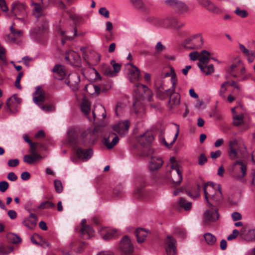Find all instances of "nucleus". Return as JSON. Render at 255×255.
<instances>
[{
    "label": "nucleus",
    "mask_w": 255,
    "mask_h": 255,
    "mask_svg": "<svg viewBox=\"0 0 255 255\" xmlns=\"http://www.w3.org/2000/svg\"><path fill=\"white\" fill-rule=\"evenodd\" d=\"M204 193L208 205L211 206L209 199L215 202H220L223 199L221 188L219 184H213L211 182L207 183L204 185Z\"/></svg>",
    "instance_id": "obj_1"
},
{
    "label": "nucleus",
    "mask_w": 255,
    "mask_h": 255,
    "mask_svg": "<svg viewBox=\"0 0 255 255\" xmlns=\"http://www.w3.org/2000/svg\"><path fill=\"white\" fill-rule=\"evenodd\" d=\"M26 10V5L24 3L18 1L11 4V11L15 15L24 14Z\"/></svg>",
    "instance_id": "obj_26"
},
{
    "label": "nucleus",
    "mask_w": 255,
    "mask_h": 255,
    "mask_svg": "<svg viewBox=\"0 0 255 255\" xmlns=\"http://www.w3.org/2000/svg\"><path fill=\"white\" fill-rule=\"evenodd\" d=\"M104 143L108 148H112L118 142L119 138L114 132H110L107 137H105Z\"/></svg>",
    "instance_id": "obj_22"
},
{
    "label": "nucleus",
    "mask_w": 255,
    "mask_h": 255,
    "mask_svg": "<svg viewBox=\"0 0 255 255\" xmlns=\"http://www.w3.org/2000/svg\"><path fill=\"white\" fill-rule=\"evenodd\" d=\"M170 102L174 105H178L180 104V96L178 94H176L170 97Z\"/></svg>",
    "instance_id": "obj_54"
},
{
    "label": "nucleus",
    "mask_w": 255,
    "mask_h": 255,
    "mask_svg": "<svg viewBox=\"0 0 255 255\" xmlns=\"http://www.w3.org/2000/svg\"><path fill=\"white\" fill-rule=\"evenodd\" d=\"M75 129L74 128H70L67 131L68 141L71 144H75L77 139L74 136Z\"/></svg>",
    "instance_id": "obj_36"
},
{
    "label": "nucleus",
    "mask_w": 255,
    "mask_h": 255,
    "mask_svg": "<svg viewBox=\"0 0 255 255\" xmlns=\"http://www.w3.org/2000/svg\"><path fill=\"white\" fill-rule=\"evenodd\" d=\"M7 237L9 241L13 244H18L21 241L20 238L14 234H8Z\"/></svg>",
    "instance_id": "obj_42"
},
{
    "label": "nucleus",
    "mask_w": 255,
    "mask_h": 255,
    "mask_svg": "<svg viewBox=\"0 0 255 255\" xmlns=\"http://www.w3.org/2000/svg\"><path fill=\"white\" fill-rule=\"evenodd\" d=\"M130 3L134 7L141 9L144 7V4L142 0H129Z\"/></svg>",
    "instance_id": "obj_43"
},
{
    "label": "nucleus",
    "mask_w": 255,
    "mask_h": 255,
    "mask_svg": "<svg viewBox=\"0 0 255 255\" xmlns=\"http://www.w3.org/2000/svg\"><path fill=\"white\" fill-rule=\"evenodd\" d=\"M214 68L213 64L207 65L206 68L204 69V71H202L206 74V75H210L213 73Z\"/></svg>",
    "instance_id": "obj_59"
},
{
    "label": "nucleus",
    "mask_w": 255,
    "mask_h": 255,
    "mask_svg": "<svg viewBox=\"0 0 255 255\" xmlns=\"http://www.w3.org/2000/svg\"><path fill=\"white\" fill-rule=\"evenodd\" d=\"M162 159L157 156H152L148 162V169L151 171H154L159 169L162 165Z\"/></svg>",
    "instance_id": "obj_17"
},
{
    "label": "nucleus",
    "mask_w": 255,
    "mask_h": 255,
    "mask_svg": "<svg viewBox=\"0 0 255 255\" xmlns=\"http://www.w3.org/2000/svg\"><path fill=\"white\" fill-rule=\"evenodd\" d=\"M13 248L0 246V255H6L12 252Z\"/></svg>",
    "instance_id": "obj_48"
},
{
    "label": "nucleus",
    "mask_w": 255,
    "mask_h": 255,
    "mask_svg": "<svg viewBox=\"0 0 255 255\" xmlns=\"http://www.w3.org/2000/svg\"><path fill=\"white\" fill-rule=\"evenodd\" d=\"M37 218L34 214H30L28 217L24 218L22 224L29 229H33L37 224Z\"/></svg>",
    "instance_id": "obj_24"
},
{
    "label": "nucleus",
    "mask_w": 255,
    "mask_h": 255,
    "mask_svg": "<svg viewBox=\"0 0 255 255\" xmlns=\"http://www.w3.org/2000/svg\"><path fill=\"white\" fill-rule=\"evenodd\" d=\"M169 76H171V82H173H173L176 81V74H175V73L174 71V69L173 68L170 69V72L162 73L161 74V77L162 78H165L166 77H169Z\"/></svg>",
    "instance_id": "obj_44"
},
{
    "label": "nucleus",
    "mask_w": 255,
    "mask_h": 255,
    "mask_svg": "<svg viewBox=\"0 0 255 255\" xmlns=\"http://www.w3.org/2000/svg\"><path fill=\"white\" fill-rule=\"evenodd\" d=\"M176 206L177 208H181L185 211H189L192 208V203L181 197L176 203Z\"/></svg>",
    "instance_id": "obj_30"
},
{
    "label": "nucleus",
    "mask_w": 255,
    "mask_h": 255,
    "mask_svg": "<svg viewBox=\"0 0 255 255\" xmlns=\"http://www.w3.org/2000/svg\"><path fill=\"white\" fill-rule=\"evenodd\" d=\"M55 206L54 203L49 201H46L43 202H42L38 208L39 209H45L47 208H53Z\"/></svg>",
    "instance_id": "obj_47"
},
{
    "label": "nucleus",
    "mask_w": 255,
    "mask_h": 255,
    "mask_svg": "<svg viewBox=\"0 0 255 255\" xmlns=\"http://www.w3.org/2000/svg\"><path fill=\"white\" fill-rule=\"evenodd\" d=\"M184 24L183 22H179L176 18H172L171 19V26L175 28H179L182 27Z\"/></svg>",
    "instance_id": "obj_52"
},
{
    "label": "nucleus",
    "mask_w": 255,
    "mask_h": 255,
    "mask_svg": "<svg viewBox=\"0 0 255 255\" xmlns=\"http://www.w3.org/2000/svg\"><path fill=\"white\" fill-rule=\"evenodd\" d=\"M237 70H239L240 74L244 76L243 78L241 79L242 81L246 80L250 76V74L245 75V67L244 64L242 63V62L240 60L238 61V63L237 64H234L232 65V66L230 67V72L231 73L234 71L236 72L237 71Z\"/></svg>",
    "instance_id": "obj_19"
},
{
    "label": "nucleus",
    "mask_w": 255,
    "mask_h": 255,
    "mask_svg": "<svg viewBox=\"0 0 255 255\" xmlns=\"http://www.w3.org/2000/svg\"><path fill=\"white\" fill-rule=\"evenodd\" d=\"M99 232L101 237L106 241L116 238L119 234L117 230L107 228H102Z\"/></svg>",
    "instance_id": "obj_14"
},
{
    "label": "nucleus",
    "mask_w": 255,
    "mask_h": 255,
    "mask_svg": "<svg viewBox=\"0 0 255 255\" xmlns=\"http://www.w3.org/2000/svg\"><path fill=\"white\" fill-rule=\"evenodd\" d=\"M230 86V82L228 81L223 82L221 85L220 89L219 91V94L224 100L226 99V92Z\"/></svg>",
    "instance_id": "obj_35"
},
{
    "label": "nucleus",
    "mask_w": 255,
    "mask_h": 255,
    "mask_svg": "<svg viewBox=\"0 0 255 255\" xmlns=\"http://www.w3.org/2000/svg\"><path fill=\"white\" fill-rule=\"evenodd\" d=\"M80 82V76L74 73L69 74L65 81L66 84L68 85L74 92L78 90Z\"/></svg>",
    "instance_id": "obj_8"
},
{
    "label": "nucleus",
    "mask_w": 255,
    "mask_h": 255,
    "mask_svg": "<svg viewBox=\"0 0 255 255\" xmlns=\"http://www.w3.org/2000/svg\"><path fill=\"white\" fill-rule=\"evenodd\" d=\"M111 64L113 67V71L115 72V74L116 75L117 73L121 70V65L119 64L116 63L114 60H112L111 61Z\"/></svg>",
    "instance_id": "obj_63"
},
{
    "label": "nucleus",
    "mask_w": 255,
    "mask_h": 255,
    "mask_svg": "<svg viewBox=\"0 0 255 255\" xmlns=\"http://www.w3.org/2000/svg\"><path fill=\"white\" fill-rule=\"evenodd\" d=\"M135 92L143 98H146L150 101L152 97L151 91L145 85L137 83L135 85Z\"/></svg>",
    "instance_id": "obj_9"
},
{
    "label": "nucleus",
    "mask_w": 255,
    "mask_h": 255,
    "mask_svg": "<svg viewBox=\"0 0 255 255\" xmlns=\"http://www.w3.org/2000/svg\"><path fill=\"white\" fill-rule=\"evenodd\" d=\"M199 55L200 54L196 51H193L189 54L190 59L192 61H195L197 59L199 60Z\"/></svg>",
    "instance_id": "obj_62"
},
{
    "label": "nucleus",
    "mask_w": 255,
    "mask_h": 255,
    "mask_svg": "<svg viewBox=\"0 0 255 255\" xmlns=\"http://www.w3.org/2000/svg\"><path fill=\"white\" fill-rule=\"evenodd\" d=\"M169 166L170 168L169 177L171 181L175 185H178L182 180V168L175 158H170Z\"/></svg>",
    "instance_id": "obj_2"
},
{
    "label": "nucleus",
    "mask_w": 255,
    "mask_h": 255,
    "mask_svg": "<svg viewBox=\"0 0 255 255\" xmlns=\"http://www.w3.org/2000/svg\"><path fill=\"white\" fill-rule=\"evenodd\" d=\"M210 60V53L206 50H203L200 53L199 57L198 66L201 71H204L207 65Z\"/></svg>",
    "instance_id": "obj_16"
},
{
    "label": "nucleus",
    "mask_w": 255,
    "mask_h": 255,
    "mask_svg": "<svg viewBox=\"0 0 255 255\" xmlns=\"http://www.w3.org/2000/svg\"><path fill=\"white\" fill-rule=\"evenodd\" d=\"M232 171L235 178L242 180L247 173V166L241 160H237L232 166Z\"/></svg>",
    "instance_id": "obj_6"
},
{
    "label": "nucleus",
    "mask_w": 255,
    "mask_h": 255,
    "mask_svg": "<svg viewBox=\"0 0 255 255\" xmlns=\"http://www.w3.org/2000/svg\"><path fill=\"white\" fill-rule=\"evenodd\" d=\"M240 236L245 241H254L255 240V229H249L243 228L240 232Z\"/></svg>",
    "instance_id": "obj_21"
},
{
    "label": "nucleus",
    "mask_w": 255,
    "mask_h": 255,
    "mask_svg": "<svg viewBox=\"0 0 255 255\" xmlns=\"http://www.w3.org/2000/svg\"><path fill=\"white\" fill-rule=\"evenodd\" d=\"M204 238L206 244L209 246H214L216 243V237L210 233H206L204 234Z\"/></svg>",
    "instance_id": "obj_32"
},
{
    "label": "nucleus",
    "mask_w": 255,
    "mask_h": 255,
    "mask_svg": "<svg viewBox=\"0 0 255 255\" xmlns=\"http://www.w3.org/2000/svg\"><path fill=\"white\" fill-rule=\"evenodd\" d=\"M126 107V104L121 102L117 103L115 108V114L117 116H121L124 111L125 108Z\"/></svg>",
    "instance_id": "obj_38"
},
{
    "label": "nucleus",
    "mask_w": 255,
    "mask_h": 255,
    "mask_svg": "<svg viewBox=\"0 0 255 255\" xmlns=\"http://www.w3.org/2000/svg\"><path fill=\"white\" fill-rule=\"evenodd\" d=\"M237 146L238 141L237 139H234L229 141V155L232 159H235L239 157L236 150Z\"/></svg>",
    "instance_id": "obj_27"
},
{
    "label": "nucleus",
    "mask_w": 255,
    "mask_h": 255,
    "mask_svg": "<svg viewBox=\"0 0 255 255\" xmlns=\"http://www.w3.org/2000/svg\"><path fill=\"white\" fill-rule=\"evenodd\" d=\"M203 44V39L201 34H196L188 37L184 40L182 45L187 49H199Z\"/></svg>",
    "instance_id": "obj_3"
},
{
    "label": "nucleus",
    "mask_w": 255,
    "mask_h": 255,
    "mask_svg": "<svg viewBox=\"0 0 255 255\" xmlns=\"http://www.w3.org/2000/svg\"><path fill=\"white\" fill-rule=\"evenodd\" d=\"M153 136L151 132H146L140 135L138 138V142L143 145H146L153 140Z\"/></svg>",
    "instance_id": "obj_29"
},
{
    "label": "nucleus",
    "mask_w": 255,
    "mask_h": 255,
    "mask_svg": "<svg viewBox=\"0 0 255 255\" xmlns=\"http://www.w3.org/2000/svg\"><path fill=\"white\" fill-rule=\"evenodd\" d=\"M54 183L56 191L58 193H61L63 191V186L61 181L55 180Z\"/></svg>",
    "instance_id": "obj_51"
},
{
    "label": "nucleus",
    "mask_w": 255,
    "mask_h": 255,
    "mask_svg": "<svg viewBox=\"0 0 255 255\" xmlns=\"http://www.w3.org/2000/svg\"><path fill=\"white\" fill-rule=\"evenodd\" d=\"M10 30L11 34L17 37H19L22 36V31L20 30H15L14 28V24H12L10 27Z\"/></svg>",
    "instance_id": "obj_49"
},
{
    "label": "nucleus",
    "mask_w": 255,
    "mask_h": 255,
    "mask_svg": "<svg viewBox=\"0 0 255 255\" xmlns=\"http://www.w3.org/2000/svg\"><path fill=\"white\" fill-rule=\"evenodd\" d=\"M99 12L101 15L107 18H109L110 16L109 10L104 7L100 8L99 10Z\"/></svg>",
    "instance_id": "obj_58"
},
{
    "label": "nucleus",
    "mask_w": 255,
    "mask_h": 255,
    "mask_svg": "<svg viewBox=\"0 0 255 255\" xmlns=\"http://www.w3.org/2000/svg\"><path fill=\"white\" fill-rule=\"evenodd\" d=\"M65 59L70 64L73 66H78L81 60L79 54L72 50H69L66 52Z\"/></svg>",
    "instance_id": "obj_18"
},
{
    "label": "nucleus",
    "mask_w": 255,
    "mask_h": 255,
    "mask_svg": "<svg viewBox=\"0 0 255 255\" xmlns=\"http://www.w3.org/2000/svg\"><path fill=\"white\" fill-rule=\"evenodd\" d=\"M65 0H48V2H52L53 4L60 9H65L67 8Z\"/></svg>",
    "instance_id": "obj_40"
},
{
    "label": "nucleus",
    "mask_w": 255,
    "mask_h": 255,
    "mask_svg": "<svg viewBox=\"0 0 255 255\" xmlns=\"http://www.w3.org/2000/svg\"><path fill=\"white\" fill-rule=\"evenodd\" d=\"M8 183L6 181H2L0 182V191L4 192L8 188Z\"/></svg>",
    "instance_id": "obj_60"
},
{
    "label": "nucleus",
    "mask_w": 255,
    "mask_h": 255,
    "mask_svg": "<svg viewBox=\"0 0 255 255\" xmlns=\"http://www.w3.org/2000/svg\"><path fill=\"white\" fill-rule=\"evenodd\" d=\"M235 13L238 16L242 18H245L247 16L248 13L246 10H242L240 9L239 7H237L235 11Z\"/></svg>",
    "instance_id": "obj_55"
},
{
    "label": "nucleus",
    "mask_w": 255,
    "mask_h": 255,
    "mask_svg": "<svg viewBox=\"0 0 255 255\" xmlns=\"http://www.w3.org/2000/svg\"><path fill=\"white\" fill-rule=\"evenodd\" d=\"M75 152L79 159L86 161L89 160L93 155V152L92 149H83L81 147H75Z\"/></svg>",
    "instance_id": "obj_13"
},
{
    "label": "nucleus",
    "mask_w": 255,
    "mask_h": 255,
    "mask_svg": "<svg viewBox=\"0 0 255 255\" xmlns=\"http://www.w3.org/2000/svg\"><path fill=\"white\" fill-rule=\"evenodd\" d=\"M104 73L106 75L110 77L115 76V72L112 69L110 66L106 67L104 69Z\"/></svg>",
    "instance_id": "obj_57"
},
{
    "label": "nucleus",
    "mask_w": 255,
    "mask_h": 255,
    "mask_svg": "<svg viewBox=\"0 0 255 255\" xmlns=\"http://www.w3.org/2000/svg\"><path fill=\"white\" fill-rule=\"evenodd\" d=\"M46 99L45 93L40 87H37L33 94V102L37 105L40 106V103L44 102Z\"/></svg>",
    "instance_id": "obj_20"
},
{
    "label": "nucleus",
    "mask_w": 255,
    "mask_h": 255,
    "mask_svg": "<svg viewBox=\"0 0 255 255\" xmlns=\"http://www.w3.org/2000/svg\"><path fill=\"white\" fill-rule=\"evenodd\" d=\"M129 126V121L126 120L123 122H120L113 126V129L120 135H126L128 130Z\"/></svg>",
    "instance_id": "obj_12"
},
{
    "label": "nucleus",
    "mask_w": 255,
    "mask_h": 255,
    "mask_svg": "<svg viewBox=\"0 0 255 255\" xmlns=\"http://www.w3.org/2000/svg\"><path fill=\"white\" fill-rule=\"evenodd\" d=\"M200 187L199 185H197L196 189H195L194 193L189 192L187 194L193 199H196L199 197V190Z\"/></svg>",
    "instance_id": "obj_53"
},
{
    "label": "nucleus",
    "mask_w": 255,
    "mask_h": 255,
    "mask_svg": "<svg viewBox=\"0 0 255 255\" xmlns=\"http://www.w3.org/2000/svg\"><path fill=\"white\" fill-rule=\"evenodd\" d=\"M149 231L143 228H138L136 230L135 234L136 237L137 241L138 243H142L144 242L146 238Z\"/></svg>",
    "instance_id": "obj_28"
},
{
    "label": "nucleus",
    "mask_w": 255,
    "mask_h": 255,
    "mask_svg": "<svg viewBox=\"0 0 255 255\" xmlns=\"http://www.w3.org/2000/svg\"><path fill=\"white\" fill-rule=\"evenodd\" d=\"M175 8L180 12H185L188 9L187 6L184 3L180 1H177Z\"/></svg>",
    "instance_id": "obj_46"
},
{
    "label": "nucleus",
    "mask_w": 255,
    "mask_h": 255,
    "mask_svg": "<svg viewBox=\"0 0 255 255\" xmlns=\"http://www.w3.org/2000/svg\"><path fill=\"white\" fill-rule=\"evenodd\" d=\"M21 102V99L17 98L16 95H14L9 98L6 102L7 108L6 111L8 112H12V106L14 103L17 104H20Z\"/></svg>",
    "instance_id": "obj_31"
},
{
    "label": "nucleus",
    "mask_w": 255,
    "mask_h": 255,
    "mask_svg": "<svg viewBox=\"0 0 255 255\" xmlns=\"http://www.w3.org/2000/svg\"><path fill=\"white\" fill-rule=\"evenodd\" d=\"M97 131L96 128H89L84 131L81 135L82 144L84 145L94 144L98 137Z\"/></svg>",
    "instance_id": "obj_4"
},
{
    "label": "nucleus",
    "mask_w": 255,
    "mask_h": 255,
    "mask_svg": "<svg viewBox=\"0 0 255 255\" xmlns=\"http://www.w3.org/2000/svg\"><path fill=\"white\" fill-rule=\"evenodd\" d=\"M69 18L71 19L74 23H77L82 18V17L79 14L76 13H71L68 12Z\"/></svg>",
    "instance_id": "obj_50"
},
{
    "label": "nucleus",
    "mask_w": 255,
    "mask_h": 255,
    "mask_svg": "<svg viewBox=\"0 0 255 255\" xmlns=\"http://www.w3.org/2000/svg\"><path fill=\"white\" fill-rule=\"evenodd\" d=\"M17 37L16 36H13L11 33L7 34L5 36V40L8 42L12 43V42H15L16 39Z\"/></svg>",
    "instance_id": "obj_61"
},
{
    "label": "nucleus",
    "mask_w": 255,
    "mask_h": 255,
    "mask_svg": "<svg viewBox=\"0 0 255 255\" xmlns=\"http://www.w3.org/2000/svg\"><path fill=\"white\" fill-rule=\"evenodd\" d=\"M121 249L126 253H131L133 251V247L130 239L127 236L124 237L121 242Z\"/></svg>",
    "instance_id": "obj_25"
},
{
    "label": "nucleus",
    "mask_w": 255,
    "mask_h": 255,
    "mask_svg": "<svg viewBox=\"0 0 255 255\" xmlns=\"http://www.w3.org/2000/svg\"><path fill=\"white\" fill-rule=\"evenodd\" d=\"M165 250L167 255H176V241L171 236H168L165 241Z\"/></svg>",
    "instance_id": "obj_10"
},
{
    "label": "nucleus",
    "mask_w": 255,
    "mask_h": 255,
    "mask_svg": "<svg viewBox=\"0 0 255 255\" xmlns=\"http://www.w3.org/2000/svg\"><path fill=\"white\" fill-rule=\"evenodd\" d=\"M243 115H233V124L236 126H239L243 123Z\"/></svg>",
    "instance_id": "obj_41"
},
{
    "label": "nucleus",
    "mask_w": 255,
    "mask_h": 255,
    "mask_svg": "<svg viewBox=\"0 0 255 255\" xmlns=\"http://www.w3.org/2000/svg\"><path fill=\"white\" fill-rule=\"evenodd\" d=\"M205 8L208 10L215 13H219L220 12V9L219 8L217 7L211 0L209 2Z\"/></svg>",
    "instance_id": "obj_39"
},
{
    "label": "nucleus",
    "mask_w": 255,
    "mask_h": 255,
    "mask_svg": "<svg viewBox=\"0 0 255 255\" xmlns=\"http://www.w3.org/2000/svg\"><path fill=\"white\" fill-rule=\"evenodd\" d=\"M52 71L54 78L58 80L63 79L66 76V69L60 64L55 65Z\"/></svg>",
    "instance_id": "obj_23"
},
{
    "label": "nucleus",
    "mask_w": 255,
    "mask_h": 255,
    "mask_svg": "<svg viewBox=\"0 0 255 255\" xmlns=\"http://www.w3.org/2000/svg\"><path fill=\"white\" fill-rule=\"evenodd\" d=\"M86 220L83 219L81 221V234L84 239H88L94 235L93 229L89 225L86 224Z\"/></svg>",
    "instance_id": "obj_15"
},
{
    "label": "nucleus",
    "mask_w": 255,
    "mask_h": 255,
    "mask_svg": "<svg viewBox=\"0 0 255 255\" xmlns=\"http://www.w3.org/2000/svg\"><path fill=\"white\" fill-rule=\"evenodd\" d=\"M48 1L41 0L40 3L36 2L33 0L31 1L30 6L32 7V14L37 18L43 15V6L48 3Z\"/></svg>",
    "instance_id": "obj_11"
},
{
    "label": "nucleus",
    "mask_w": 255,
    "mask_h": 255,
    "mask_svg": "<svg viewBox=\"0 0 255 255\" xmlns=\"http://www.w3.org/2000/svg\"><path fill=\"white\" fill-rule=\"evenodd\" d=\"M165 49V47L161 42H158L155 46V53L159 54Z\"/></svg>",
    "instance_id": "obj_56"
},
{
    "label": "nucleus",
    "mask_w": 255,
    "mask_h": 255,
    "mask_svg": "<svg viewBox=\"0 0 255 255\" xmlns=\"http://www.w3.org/2000/svg\"><path fill=\"white\" fill-rule=\"evenodd\" d=\"M127 77L131 82H135L139 80L140 75L139 69L132 63L127 64L126 66Z\"/></svg>",
    "instance_id": "obj_7"
},
{
    "label": "nucleus",
    "mask_w": 255,
    "mask_h": 255,
    "mask_svg": "<svg viewBox=\"0 0 255 255\" xmlns=\"http://www.w3.org/2000/svg\"><path fill=\"white\" fill-rule=\"evenodd\" d=\"M41 158V156L39 154H31V155H26L24 156L23 161L28 164H32L35 161Z\"/></svg>",
    "instance_id": "obj_33"
},
{
    "label": "nucleus",
    "mask_w": 255,
    "mask_h": 255,
    "mask_svg": "<svg viewBox=\"0 0 255 255\" xmlns=\"http://www.w3.org/2000/svg\"><path fill=\"white\" fill-rule=\"evenodd\" d=\"M246 55L247 56L248 62L249 63H252L254 61L255 58V52L251 51Z\"/></svg>",
    "instance_id": "obj_64"
},
{
    "label": "nucleus",
    "mask_w": 255,
    "mask_h": 255,
    "mask_svg": "<svg viewBox=\"0 0 255 255\" xmlns=\"http://www.w3.org/2000/svg\"><path fill=\"white\" fill-rule=\"evenodd\" d=\"M176 125V126L177 127V129H176V132L174 135V137L173 139V140H172V141L170 142V144H168L165 140V138H162V141L164 143V144L168 147H169L170 146V145H172L174 142L175 141H176L177 137H178V135L179 134V126L178 125H177V124H175Z\"/></svg>",
    "instance_id": "obj_45"
},
{
    "label": "nucleus",
    "mask_w": 255,
    "mask_h": 255,
    "mask_svg": "<svg viewBox=\"0 0 255 255\" xmlns=\"http://www.w3.org/2000/svg\"><path fill=\"white\" fill-rule=\"evenodd\" d=\"M209 209L206 210L203 215V222L205 225H208L210 222H216L219 218L218 209L211 205H208Z\"/></svg>",
    "instance_id": "obj_5"
},
{
    "label": "nucleus",
    "mask_w": 255,
    "mask_h": 255,
    "mask_svg": "<svg viewBox=\"0 0 255 255\" xmlns=\"http://www.w3.org/2000/svg\"><path fill=\"white\" fill-rule=\"evenodd\" d=\"M85 89L89 94L91 95L99 94L101 91V88L99 86L93 84L85 86Z\"/></svg>",
    "instance_id": "obj_34"
},
{
    "label": "nucleus",
    "mask_w": 255,
    "mask_h": 255,
    "mask_svg": "<svg viewBox=\"0 0 255 255\" xmlns=\"http://www.w3.org/2000/svg\"><path fill=\"white\" fill-rule=\"evenodd\" d=\"M81 109L84 114L87 115L91 110V104L90 102L86 100H83L81 105Z\"/></svg>",
    "instance_id": "obj_37"
}]
</instances>
